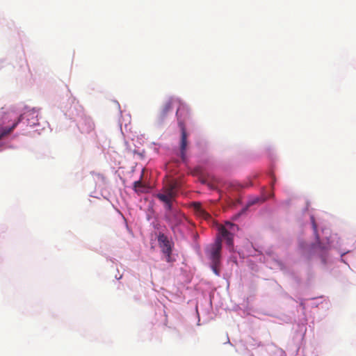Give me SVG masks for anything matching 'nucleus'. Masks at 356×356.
<instances>
[{
  "label": "nucleus",
  "instance_id": "nucleus-3",
  "mask_svg": "<svg viewBox=\"0 0 356 356\" xmlns=\"http://www.w3.org/2000/svg\"><path fill=\"white\" fill-rule=\"evenodd\" d=\"M222 249V238L218 236L213 243L209 245L206 249V253L211 263H220V252Z\"/></svg>",
  "mask_w": 356,
  "mask_h": 356
},
{
  "label": "nucleus",
  "instance_id": "nucleus-17",
  "mask_svg": "<svg viewBox=\"0 0 356 356\" xmlns=\"http://www.w3.org/2000/svg\"><path fill=\"white\" fill-rule=\"evenodd\" d=\"M257 202H258V200L253 201L252 204L256 203Z\"/></svg>",
  "mask_w": 356,
  "mask_h": 356
},
{
  "label": "nucleus",
  "instance_id": "nucleus-18",
  "mask_svg": "<svg viewBox=\"0 0 356 356\" xmlns=\"http://www.w3.org/2000/svg\"><path fill=\"white\" fill-rule=\"evenodd\" d=\"M37 122H33V124H36Z\"/></svg>",
  "mask_w": 356,
  "mask_h": 356
},
{
  "label": "nucleus",
  "instance_id": "nucleus-9",
  "mask_svg": "<svg viewBox=\"0 0 356 356\" xmlns=\"http://www.w3.org/2000/svg\"><path fill=\"white\" fill-rule=\"evenodd\" d=\"M156 197L161 202L165 203V207L168 211H170L172 208V201L175 199H168L163 195H156Z\"/></svg>",
  "mask_w": 356,
  "mask_h": 356
},
{
  "label": "nucleus",
  "instance_id": "nucleus-16",
  "mask_svg": "<svg viewBox=\"0 0 356 356\" xmlns=\"http://www.w3.org/2000/svg\"><path fill=\"white\" fill-rule=\"evenodd\" d=\"M273 193H270L269 194L268 196H266L265 197L263 198L262 200V202L265 201L266 200H267L268 198L270 197H273Z\"/></svg>",
  "mask_w": 356,
  "mask_h": 356
},
{
  "label": "nucleus",
  "instance_id": "nucleus-4",
  "mask_svg": "<svg viewBox=\"0 0 356 356\" xmlns=\"http://www.w3.org/2000/svg\"><path fill=\"white\" fill-rule=\"evenodd\" d=\"M179 111H180V108H177V112H176V115L177 117L178 125L181 130L180 154H181V159L183 160H184L185 157H186V151L187 145H188V140H187L188 134L186 132L185 124H184V121H182L179 118Z\"/></svg>",
  "mask_w": 356,
  "mask_h": 356
},
{
  "label": "nucleus",
  "instance_id": "nucleus-7",
  "mask_svg": "<svg viewBox=\"0 0 356 356\" xmlns=\"http://www.w3.org/2000/svg\"><path fill=\"white\" fill-rule=\"evenodd\" d=\"M79 128L82 133L88 134L94 129V123L89 118H83L79 122Z\"/></svg>",
  "mask_w": 356,
  "mask_h": 356
},
{
  "label": "nucleus",
  "instance_id": "nucleus-5",
  "mask_svg": "<svg viewBox=\"0 0 356 356\" xmlns=\"http://www.w3.org/2000/svg\"><path fill=\"white\" fill-rule=\"evenodd\" d=\"M177 103L179 104L178 108H180V110H181V105L179 102L174 99L173 98H169L166 99L161 108L159 119L161 120H163L168 115V113L172 111L173 105ZM179 112H181V111H179Z\"/></svg>",
  "mask_w": 356,
  "mask_h": 356
},
{
  "label": "nucleus",
  "instance_id": "nucleus-10",
  "mask_svg": "<svg viewBox=\"0 0 356 356\" xmlns=\"http://www.w3.org/2000/svg\"><path fill=\"white\" fill-rule=\"evenodd\" d=\"M23 118V115H21L18 120L15 122L12 127H9V128H6V129H4L1 133H0V140L3 138L5 137L6 136L10 134L13 131V129L17 127V124L19 123V122L22 120V118Z\"/></svg>",
  "mask_w": 356,
  "mask_h": 356
},
{
  "label": "nucleus",
  "instance_id": "nucleus-11",
  "mask_svg": "<svg viewBox=\"0 0 356 356\" xmlns=\"http://www.w3.org/2000/svg\"><path fill=\"white\" fill-rule=\"evenodd\" d=\"M134 188L135 191L137 192H144L145 191V186H143L140 180L134 181Z\"/></svg>",
  "mask_w": 356,
  "mask_h": 356
},
{
  "label": "nucleus",
  "instance_id": "nucleus-2",
  "mask_svg": "<svg viewBox=\"0 0 356 356\" xmlns=\"http://www.w3.org/2000/svg\"><path fill=\"white\" fill-rule=\"evenodd\" d=\"M238 229V226L230 222H227L224 225L219 227L218 231L221 236L226 241V243L229 247L233 246L234 235Z\"/></svg>",
  "mask_w": 356,
  "mask_h": 356
},
{
  "label": "nucleus",
  "instance_id": "nucleus-1",
  "mask_svg": "<svg viewBox=\"0 0 356 356\" xmlns=\"http://www.w3.org/2000/svg\"><path fill=\"white\" fill-rule=\"evenodd\" d=\"M158 243L161 252L165 255V261L168 263L172 261V252L174 243L163 233L158 235Z\"/></svg>",
  "mask_w": 356,
  "mask_h": 356
},
{
  "label": "nucleus",
  "instance_id": "nucleus-14",
  "mask_svg": "<svg viewBox=\"0 0 356 356\" xmlns=\"http://www.w3.org/2000/svg\"><path fill=\"white\" fill-rule=\"evenodd\" d=\"M219 265H220V264L211 263V268H212L213 272L215 273V274L217 275H219V271L218 269Z\"/></svg>",
  "mask_w": 356,
  "mask_h": 356
},
{
  "label": "nucleus",
  "instance_id": "nucleus-15",
  "mask_svg": "<svg viewBox=\"0 0 356 356\" xmlns=\"http://www.w3.org/2000/svg\"><path fill=\"white\" fill-rule=\"evenodd\" d=\"M270 176L271 179H272L271 180V186H273L274 183L275 182V175H274V173H273V171L270 172Z\"/></svg>",
  "mask_w": 356,
  "mask_h": 356
},
{
  "label": "nucleus",
  "instance_id": "nucleus-8",
  "mask_svg": "<svg viewBox=\"0 0 356 356\" xmlns=\"http://www.w3.org/2000/svg\"><path fill=\"white\" fill-rule=\"evenodd\" d=\"M193 207L197 214L205 220L211 218V215L207 212L202 207L200 202H194Z\"/></svg>",
  "mask_w": 356,
  "mask_h": 356
},
{
  "label": "nucleus",
  "instance_id": "nucleus-13",
  "mask_svg": "<svg viewBox=\"0 0 356 356\" xmlns=\"http://www.w3.org/2000/svg\"><path fill=\"white\" fill-rule=\"evenodd\" d=\"M311 220H312V227H313L314 233L316 234V238L317 241H319V236L317 234V225H316L314 218L313 216L311 218Z\"/></svg>",
  "mask_w": 356,
  "mask_h": 356
},
{
  "label": "nucleus",
  "instance_id": "nucleus-6",
  "mask_svg": "<svg viewBox=\"0 0 356 356\" xmlns=\"http://www.w3.org/2000/svg\"><path fill=\"white\" fill-rule=\"evenodd\" d=\"M177 183L175 181L168 182L165 186L163 187L161 193L156 195H161L168 199H175L177 195Z\"/></svg>",
  "mask_w": 356,
  "mask_h": 356
},
{
  "label": "nucleus",
  "instance_id": "nucleus-12",
  "mask_svg": "<svg viewBox=\"0 0 356 356\" xmlns=\"http://www.w3.org/2000/svg\"><path fill=\"white\" fill-rule=\"evenodd\" d=\"M27 120H29V118H33L35 116V118L38 117V113L35 109H33L32 111H29L24 114Z\"/></svg>",
  "mask_w": 356,
  "mask_h": 356
}]
</instances>
